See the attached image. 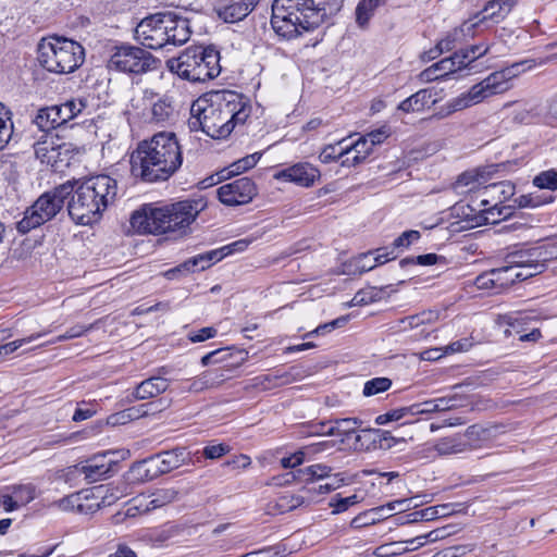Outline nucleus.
I'll return each mask as SVG.
<instances>
[{"label": "nucleus", "mask_w": 557, "mask_h": 557, "mask_svg": "<svg viewBox=\"0 0 557 557\" xmlns=\"http://www.w3.org/2000/svg\"><path fill=\"white\" fill-rule=\"evenodd\" d=\"M249 100L232 90H222L191 104L188 127L211 138H226L235 127L246 123L251 114Z\"/></svg>", "instance_id": "nucleus-1"}, {"label": "nucleus", "mask_w": 557, "mask_h": 557, "mask_svg": "<svg viewBox=\"0 0 557 557\" xmlns=\"http://www.w3.org/2000/svg\"><path fill=\"white\" fill-rule=\"evenodd\" d=\"M182 149L176 135L160 132L143 140L131 154V173L147 183L169 180L182 165Z\"/></svg>", "instance_id": "nucleus-2"}, {"label": "nucleus", "mask_w": 557, "mask_h": 557, "mask_svg": "<svg viewBox=\"0 0 557 557\" xmlns=\"http://www.w3.org/2000/svg\"><path fill=\"white\" fill-rule=\"evenodd\" d=\"M67 205L71 219L82 225L98 222L103 211L114 202L117 183L109 175L91 176L82 182L71 194Z\"/></svg>", "instance_id": "nucleus-3"}, {"label": "nucleus", "mask_w": 557, "mask_h": 557, "mask_svg": "<svg viewBox=\"0 0 557 557\" xmlns=\"http://www.w3.org/2000/svg\"><path fill=\"white\" fill-rule=\"evenodd\" d=\"M191 30L188 20L173 12H159L143 18L135 28V39L149 49L169 45L181 46L188 41Z\"/></svg>", "instance_id": "nucleus-4"}, {"label": "nucleus", "mask_w": 557, "mask_h": 557, "mask_svg": "<svg viewBox=\"0 0 557 557\" xmlns=\"http://www.w3.org/2000/svg\"><path fill=\"white\" fill-rule=\"evenodd\" d=\"M524 71V63H515L500 71L493 72L480 83L473 85L469 91L449 100L437 113L440 117L448 116L454 112L478 104L483 100L507 91L510 82Z\"/></svg>", "instance_id": "nucleus-5"}, {"label": "nucleus", "mask_w": 557, "mask_h": 557, "mask_svg": "<svg viewBox=\"0 0 557 557\" xmlns=\"http://www.w3.org/2000/svg\"><path fill=\"white\" fill-rule=\"evenodd\" d=\"M166 66L183 79L206 82L220 74V53L211 47H188L177 58L169 59Z\"/></svg>", "instance_id": "nucleus-6"}, {"label": "nucleus", "mask_w": 557, "mask_h": 557, "mask_svg": "<svg viewBox=\"0 0 557 557\" xmlns=\"http://www.w3.org/2000/svg\"><path fill=\"white\" fill-rule=\"evenodd\" d=\"M37 53L39 64L54 74L73 73L85 60V50L81 44L59 36L42 38Z\"/></svg>", "instance_id": "nucleus-7"}, {"label": "nucleus", "mask_w": 557, "mask_h": 557, "mask_svg": "<svg viewBox=\"0 0 557 557\" xmlns=\"http://www.w3.org/2000/svg\"><path fill=\"white\" fill-rule=\"evenodd\" d=\"M73 193V184L66 182L42 194L24 213L17 222L16 228L26 234L44 223L52 220L63 208L64 201Z\"/></svg>", "instance_id": "nucleus-8"}, {"label": "nucleus", "mask_w": 557, "mask_h": 557, "mask_svg": "<svg viewBox=\"0 0 557 557\" xmlns=\"http://www.w3.org/2000/svg\"><path fill=\"white\" fill-rule=\"evenodd\" d=\"M539 249L517 251L507 257L506 264L494 270L499 289L508 288L515 282L528 280L545 270V260Z\"/></svg>", "instance_id": "nucleus-9"}, {"label": "nucleus", "mask_w": 557, "mask_h": 557, "mask_svg": "<svg viewBox=\"0 0 557 557\" xmlns=\"http://www.w3.org/2000/svg\"><path fill=\"white\" fill-rule=\"evenodd\" d=\"M157 60L153 55L134 46L117 47L109 60V67L124 73H145L156 69Z\"/></svg>", "instance_id": "nucleus-10"}, {"label": "nucleus", "mask_w": 557, "mask_h": 557, "mask_svg": "<svg viewBox=\"0 0 557 557\" xmlns=\"http://www.w3.org/2000/svg\"><path fill=\"white\" fill-rule=\"evenodd\" d=\"M170 215L169 206L146 205L132 214L129 223L133 231L139 234H163L174 232Z\"/></svg>", "instance_id": "nucleus-11"}, {"label": "nucleus", "mask_w": 557, "mask_h": 557, "mask_svg": "<svg viewBox=\"0 0 557 557\" xmlns=\"http://www.w3.org/2000/svg\"><path fill=\"white\" fill-rule=\"evenodd\" d=\"M133 109L149 122L162 123L172 119L174 107L169 97H159L152 89H144L132 100Z\"/></svg>", "instance_id": "nucleus-12"}, {"label": "nucleus", "mask_w": 557, "mask_h": 557, "mask_svg": "<svg viewBox=\"0 0 557 557\" xmlns=\"http://www.w3.org/2000/svg\"><path fill=\"white\" fill-rule=\"evenodd\" d=\"M298 10L292 0L273 1L271 26L277 36L287 40L300 36L301 23L296 17Z\"/></svg>", "instance_id": "nucleus-13"}, {"label": "nucleus", "mask_w": 557, "mask_h": 557, "mask_svg": "<svg viewBox=\"0 0 557 557\" xmlns=\"http://www.w3.org/2000/svg\"><path fill=\"white\" fill-rule=\"evenodd\" d=\"M257 193V186L249 177L237 178L216 189L219 200L230 207L249 203Z\"/></svg>", "instance_id": "nucleus-14"}, {"label": "nucleus", "mask_w": 557, "mask_h": 557, "mask_svg": "<svg viewBox=\"0 0 557 557\" xmlns=\"http://www.w3.org/2000/svg\"><path fill=\"white\" fill-rule=\"evenodd\" d=\"M188 454L185 448L162 451L143 461L146 475L150 479L169 473L186 463Z\"/></svg>", "instance_id": "nucleus-15"}, {"label": "nucleus", "mask_w": 557, "mask_h": 557, "mask_svg": "<svg viewBox=\"0 0 557 557\" xmlns=\"http://www.w3.org/2000/svg\"><path fill=\"white\" fill-rule=\"evenodd\" d=\"M101 492V487L84 490L54 502L53 506L62 511L75 510L84 515L94 513L100 508L98 499Z\"/></svg>", "instance_id": "nucleus-16"}, {"label": "nucleus", "mask_w": 557, "mask_h": 557, "mask_svg": "<svg viewBox=\"0 0 557 557\" xmlns=\"http://www.w3.org/2000/svg\"><path fill=\"white\" fill-rule=\"evenodd\" d=\"M205 208L206 201L202 198L186 199L170 205V222L173 231H185Z\"/></svg>", "instance_id": "nucleus-17"}, {"label": "nucleus", "mask_w": 557, "mask_h": 557, "mask_svg": "<svg viewBox=\"0 0 557 557\" xmlns=\"http://www.w3.org/2000/svg\"><path fill=\"white\" fill-rule=\"evenodd\" d=\"M321 176L319 169L308 162H300L281 170L274 177L284 182H292L301 187H310Z\"/></svg>", "instance_id": "nucleus-18"}, {"label": "nucleus", "mask_w": 557, "mask_h": 557, "mask_svg": "<svg viewBox=\"0 0 557 557\" xmlns=\"http://www.w3.org/2000/svg\"><path fill=\"white\" fill-rule=\"evenodd\" d=\"M298 7L297 20L301 23L299 27L300 36L304 33L311 32L319 27L325 16V12L313 0H292Z\"/></svg>", "instance_id": "nucleus-19"}, {"label": "nucleus", "mask_w": 557, "mask_h": 557, "mask_svg": "<svg viewBox=\"0 0 557 557\" xmlns=\"http://www.w3.org/2000/svg\"><path fill=\"white\" fill-rule=\"evenodd\" d=\"M260 0H232L218 9V15L226 23H236L244 20Z\"/></svg>", "instance_id": "nucleus-20"}, {"label": "nucleus", "mask_w": 557, "mask_h": 557, "mask_svg": "<svg viewBox=\"0 0 557 557\" xmlns=\"http://www.w3.org/2000/svg\"><path fill=\"white\" fill-rule=\"evenodd\" d=\"M456 61L457 58L455 53L449 58L442 59L441 61L423 70L419 74L420 81L424 83H430L437 79H444L450 74L460 71V65Z\"/></svg>", "instance_id": "nucleus-21"}, {"label": "nucleus", "mask_w": 557, "mask_h": 557, "mask_svg": "<svg viewBox=\"0 0 557 557\" xmlns=\"http://www.w3.org/2000/svg\"><path fill=\"white\" fill-rule=\"evenodd\" d=\"M114 462L107 458V455H97L81 466L79 472L85 475L89 482H97L106 478L111 471Z\"/></svg>", "instance_id": "nucleus-22"}, {"label": "nucleus", "mask_w": 557, "mask_h": 557, "mask_svg": "<svg viewBox=\"0 0 557 557\" xmlns=\"http://www.w3.org/2000/svg\"><path fill=\"white\" fill-rule=\"evenodd\" d=\"M373 147L366 136H361L352 145L343 148L339 151V157H346L342 161L343 166H355L364 161L372 152Z\"/></svg>", "instance_id": "nucleus-23"}, {"label": "nucleus", "mask_w": 557, "mask_h": 557, "mask_svg": "<svg viewBox=\"0 0 557 557\" xmlns=\"http://www.w3.org/2000/svg\"><path fill=\"white\" fill-rule=\"evenodd\" d=\"M330 426L322 433L326 436L339 437V442L345 444L351 435L356 434L361 426L362 421L359 418H342L331 420Z\"/></svg>", "instance_id": "nucleus-24"}, {"label": "nucleus", "mask_w": 557, "mask_h": 557, "mask_svg": "<svg viewBox=\"0 0 557 557\" xmlns=\"http://www.w3.org/2000/svg\"><path fill=\"white\" fill-rule=\"evenodd\" d=\"M63 114V104L47 107L38 111L35 123L42 131L53 129L69 122Z\"/></svg>", "instance_id": "nucleus-25"}, {"label": "nucleus", "mask_w": 557, "mask_h": 557, "mask_svg": "<svg viewBox=\"0 0 557 557\" xmlns=\"http://www.w3.org/2000/svg\"><path fill=\"white\" fill-rule=\"evenodd\" d=\"M407 502L408 499H398L391 502L384 506L375 507L364 512H361L351 520L350 527L352 529H361L368 525H372L382 519L383 511H393L397 509V507L401 506Z\"/></svg>", "instance_id": "nucleus-26"}, {"label": "nucleus", "mask_w": 557, "mask_h": 557, "mask_svg": "<svg viewBox=\"0 0 557 557\" xmlns=\"http://www.w3.org/2000/svg\"><path fill=\"white\" fill-rule=\"evenodd\" d=\"M474 449L469 441L461 434L442 437L434 444V450L441 456L457 455Z\"/></svg>", "instance_id": "nucleus-27"}, {"label": "nucleus", "mask_w": 557, "mask_h": 557, "mask_svg": "<svg viewBox=\"0 0 557 557\" xmlns=\"http://www.w3.org/2000/svg\"><path fill=\"white\" fill-rule=\"evenodd\" d=\"M306 502V498L300 494H289L285 493L280 495L276 499L268 503L267 512L269 515H282L298 507L302 506Z\"/></svg>", "instance_id": "nucleus-28"}, {"label": "nucleus", "mask_w": 557, "mask_h": 557, "mask_svg": "<svg viewBox=\"0 0 557 557\" xmlns=\"http://www.w3.org/2000/svg\"><path fill=\"white\" fill-rule=\"evenodd\" d=\"M169 387V381L162 376H151L139 383L133 396L136 399L143 400L158 396L165 392Z\"/></svg>", "instance_id": "nucleus-29"}, {"label": "nucleus", "mask_w": 557, "mask_h": 557, "mask_svg": "<svg viewBox=\"0 0 557 557\" xmlns=\"http://www.w3.org/2000/svg\"><path fill=\"white\" fill-rule=\"evenodd\" d=\"M226 380L222 370H208L190 380L188 389L193 393H200L205 389L218 387Z\"/></svg>", "instance_id": "nucleus-30"}, {"label": "nucleus", "mask_w": 557, "mask_h": 557, "mask_svg": "<svg viewBox=\"0 0 557 557\" xmlns=\"http://www.w3.org/2000/svg\"><path fill=\"white\" fill-rule=\"evenodd\" d=\"M178 491L174 487L159 488L149 496L144 497L145 504L143 508L146 510H154L172 504L178 499Z\"/></svg>", "instance_id": "nucleus-31"}, {"label": "nucleus", "mask_w": 557, "mask_h": 557, "mask_svg": "<svg viewBox=\"0 0 557 557\" xmlns=\"http://www.w3.org/2000/svg\"><path fill=\"white\" fill-rule=\"evenodd\" d=\"M475 26L476 22H465L459 28H455L437 42L438 49L443 52L453 50L466 36L473 35V28Z\"/></svg>", "instance_id": "nucleus-32"}, {"label": "nucleus", "mask_w": 557, "mask_h": 557, "mask_svg": "<svg viewBox=\"0 0 557 557\" xmlns=\"http://www.w3.org/2000/svg\"><path fill=\"white\" fill-rule=\"evenodd\" d=\"M433 95L429 89H421L416 94L411 95L404 101H401L398 106V109L405 113L410 112H420L425 107L430 104H434L436 102L435 99H432Z\"/></svg>", "instance_id": "nucleus-33"}, {"label": "nucleus", "mask_w": 557, "mask_h": 557, "mask_svg": "<svg viewBox=\"0 0 557 557\" xmlns=\"http://www.w3.org/2000/svg\"><path fill=\"white\" fill-rule=\"evenodd\" d=\"M232 246H224L189 259V263L194 265L196 271H203L211 267L213 263L221 261L224 257L231 253Z\"/></svg>", "instance_id": "nucleus-34"}, {"label": "nucleus", "mask_w": 557, "mask_h": 557, "mask_svg": "<svg viewBox=\"0 0 557 557\" xmlns=\"http://www.w3.org/2000/svg\"><path fill=\"white\" fill-rule=\"evenodd\" d=\"M261 158V153L255 152L252 154L246 156L235 162H233L230 166L223 169L221 171L222 178H231L232 176L239 175L240 173L253 168Z\"/></svg>", "instance_id": "nucleus-35"}, {"label": "nucleus", "mask_w": 557, "mask_h": 557, "mask_svg": "<svg viewBox=\"0 0 557 557\" xmlns=\"http://www.w3.org/2000/svg\"><path fill=\"white\" fill-rule=\"evenodd\" d=\"M154 410V409H158L157 406H156V403H149V404H145V405H141L139 406L138 408H128L122 412H119V413H115V414H112L110 418H109V423L111 424H124L126 423L128 420H132V419H137L139 417H144L146 414H148L149 410Z\"/></svg>", "instance_id": "nucleus-36"}, {"label": "nucleus", "mask_w": 557, "mask_h": 557, "mask_svg": "<svg viewBox=\"0 0 557 557\" xmlns=\"http://www.w3.org/2000/svg\"><path fill=\"white\" fill-rule=\"evenodd\" d=\"M335 447L334 441H321L317 443H312L309 445H305L300 447L298 450L304 459V461H311L318 458V456L330 453Z\"/></svg>", "instance_id": "nucleus-37"}, {"label": "nucleus", "mask_w": 557, "mask_h": 557, "mask_svg": "<svg viewBox=\"0 0 557 557\" xmlns=\"http://www.w3.org/2000/svg\"><path fill=\"white\" fill-rule=\"evenodd\" d=\"M8 490L14 495L20 507L27 505L37 497V487L33 483L15 484Z\"/></svg>", "instance_id": "nucleus-38"}, {"label": "nucleus", "mask_w": 557, "mask_h": 557, "mask_svg": "<svg viewBox=\"0 0 557 557\" xmlns=\"http://www.w3.org/2000/svg\"><path fill=\"white\" fill-rule=\"evenodd\" d=\"M487 48L483 47L482 45H474L470 48L461 49L457 52H455V55L457 58V63H459L460 69L467 67L470 63L479 59L480 57H483L487 52Z\"/></svg>", "instance_id": "nucleus-39"}, {"label": "nucleus", "mask_w": 557, "mask_h": 557, "mask_svg": "<svg viewBox=\"0 0 557 557\" xmlns=\"http://www.w3.org/2000/svg\"><path fill=\"white\" fill-rule=\"evenodd\" d=\"M554 201L553 196H545L537 191L521 195L515 199V203L519 208H536Z\"/></svg>", "instance_id": "nucleus-40"}, {"label": "nucleus", "mask_w": 557, "mask_h": 557, "mask_svg": "<svg viewBox=\"0 0 557 557\" xmlns=\"http://www.w3.org/2000/svg\"><path fill=\"white\" fill-rule=\"evenodd\" d=\"M485 193L504 202L513 196L515 185L507 181L494 183L485 187Z\"/></svg>", "instance_id": "nucleus-41"}, {"label": "nucleus", "mask_w": 557, "mask_h": 557, "mask_svg": "<svg viewBox=\"0 0 557 557\" xmlns=\"http://www.w3.org/2000/svg\"><path fill=\"white\" fill-rule=\"evenodd\" d=\"M381 4V0H361L356 9V22L364 27L371 18L374 10Z\"/></svg>", "instance_id": "nucleus-42"}, {"label": "nucleus", "mask_w": 557, "mask_h": 557, "mask_svg": "<svg viewBox=\"0 0 557 557\" xmlns=\"http://www.w3.org/2000/svg\"><path fill=\"white\" fill-rule=\"evenodd\" d=\"M485 180L483 173L479 170L468 171L459 175L455 183V188L460 190L462 187H469V190L474 189L476 186L484 184Z\"/></svg>", "instance_id": "nucleus-43"}, {"label": "nucleus", "mask_w": 557, "mask_h": 557, "mask_svg": "<svg viewBox=\"0 0 557 557\" xmlns=\"http://www.w3.org/2000/svg\"><path fill=\"white\" fill-rule=\"evenodd\" d=\"M532 184L539 189L557 190V171L550 169L539 173L534 176Z\"/></svg>", "instance_id": "nucleus-44"}, {"label": "nucleus", "mask_w": 557, "mask_h": 557, "mask_svg": "<svg viewBox=\"0 0 557 557\" xmlns=\"http://www.w3.org/2000/svg\"><path fill=\"white\" fill-rule=\"evenodd\" d=\"M232 356L233 352L231 351L230 348H220L205 355L201 358L200 362L202 367H208L214 363H224L225 367H231V364H228L227 362L232 358Z\"/></svg>", "instance_id": "nucleus-45"}, {"label": "nucleus", "mask_w": 557, "mask_h": 557, "mask_svg": "<svg viewBox=\"0 0 557 557\" xmlns=\"http://www.w3.org/2000/svg\"><path fill=\"white\" fill-rule=\"evenodd\" d=\"M392 381L388 377H374L364 383L363 395L366 397L374 396L389 389Z\"/></svg>", "instance_id": "nucleus-46"}, {"label": "nucleus", "mask_w": 557, "mask_h": 557, "mask_svg": "<svg viewBox=\"0 0 557 557\" xmlns=\"http://www.w3.org/2000/svg\"><path fill=\"white\" fill-rule=\"evenodd\" d=\"M331 471V467L323 463H315L305 469H300L298 473L306 476L308 481H314L330 476Z\"/></svg>", "instance_id": "nucleus-47"}, {"label": "nucleus", "mask_w": 557, "mask_h": 557, "mask_svg": "<svg viewBox=\"0 0 557 557\" xmlns=\"http://www.w3.org/2000/svg\"><path fill=\"white\" fill-rule=\"evenodd\" d=\"M440 259H443V257L437 256L436 253H426V255H420L418 257H407L399 261V265L401 269L408 267V265H433L435 264Z\"/></svg>", "instance_id": "nucleus-48"}, {"label": "nucleus", "mask_w": 557, "mask_h": 557, "mask_svg": "<svg viewBox=\"0 0 557 557\" xmlns=\"http://www.w3.org/2000/svg\"><path fill=\"white\" fill-rule=\"evenodd\" d=\"M461 436H465L466 441H469L474 445V449L479 446V442L485 441L488 437V430L474 424L470 425Z\"/></svg>", "instance_id": "nucleus-49"}, {"label": "nucleus", "mask_w": 557, "mask_h": 557, "mask_svg": "<svg viewBox=\"0 0 557 557\" xmlns=\"http://www.w3.org/2000/svg\"><path fill=\"white\" fill-rule=\"evenodd\" d=\"M416 540H410L408 543L413 544ZM407 542H394L377 547V555L381 557H393L409 550L405 545Z\"/></svg>", "instance_id": "nucleus-50"}, {"label": "nucleus", "mask_w": 557, "mask_h": 557, "mask_svg": "<svg viewBox=\"0 0 557 557\" xmlns=\"http://www.w3.org/2000/svg\"><path fill=\"white\" fill-rule=\"evenodd\" d=\"M421 238V234L419 231L409 230L401 233L397 238L393 242V248L406 249L409 248L412 244L417 243Z\"/></svg>", "instance_id": "nucleus-51"}, {"label": "nucleus", "mask_w": 557, "mask_h": 557, "mask_svg": "<svg viewBox=\"0 0 557 557\" xmlns=\"http://www.w3.org/2000/svg\"><path fill=\"white\" fill-rule=\"evenodd\" d=\"M438 318H440L438 311L428 310V311H423L418 314L408 317L407 320L411 327H418L422 324L434 323L438 320Z\"/></svg>", "instance_id": "nucleus-52"}, {"label": "nucleus", "mask_w": 557, "mask_h": 557, "mask_svg": "<svg viewBox=\"0 0 557 557\" xmlns=\"http://www.w3.org/2000/svg\"><path fill=\"white\" fill-rule=\"evenodd\" d=\"M134 505L129 506L125 512H117L114 515L113 520L114 523H122L125 518L127 517H136L139 513L148 512L149 510H146L143 508V505L145 504L144 497L141 498H134L133 499Z\"/></svg>", "instance_id": "nucleus-53"}, {"label": "nucleus", "mask_w": 557, "mask_h": 557, "mask_svg": "<svg viewBox=\"0 0 557 557\" xmlns=\"http://www.w3.org/2000/svg\"><path fill=\"white\" fill-rule=\"evenodd\" d=\"M406 416H410V411L408 410V407L397 408L389 410L383 414H380L375 418V423L377 425H384L389 422L399 421Z\"/></svg>", "instance_id": "nucleus-54"}, {"label": "nucleus", "mask_w": 557, "mask_h": 557, "mask_svg": "<svg viewBox=\"0 0 557 557\" xmlns=\"http://www.w3.org/2000/svg\"><path fill=\"white\" fill-rule=\"evenodd\" d=\"M495 278L496 276L494 270L492 269L487 272L480 274L475 278L474 284L479 289H494L496 293H499L500 289Z\"/></svg>", "instance_id": "nucleus-55"}, {"label": "nucleus", "mask_w": 557, "mask_h": 557, "mask_svg": "<svg viewBox=\"0 0 557 557\" xmlns=\"http://www.w3.org/2000/svg\"><path fill=\"white\" fill-rule=\"evenodd\" d=\"M298 375V372L295 371L294 368H292L289 371L283 372V373H276L274 375H264L257 377V380H260L261 383L268 381L272 382L275 381L276 385H285L294 382Z\"/></svg>", "instance_id": "nucleus-56"}, {"label": "nucleus", "mask_w": 557, "mask_h": 557, "mask_svg": "<svg viewBox=\"0 0 557 557\" xmlns=\"http://www.w3.org/2000/svg\"><path fill=\"white\" fill-rule=\"evenodd\" d=\"M63 104V115L69 119V121L73 120L77 116L83 109L86 107V103L81 99H72L67 100Z\"/></svg>", "instance_id": "nucleus-57"}, {"label": "nucleus", "mask_w": 557, "mask_h": 557, "mask_svg": "<svg viewBox=\"0 0 557 557\" xmlns=\"http://www.w3.org/2000/svg\"><path fill=\"white\" fill-rule=\"evenodd\" d=\"M410 416L429 414L438 412L434 399L425 400L419 404H413L408 407Z\"/></svg>", "instance_id": "nucleus-58"}, {"label": "nucleus", "mask_w": 557, "mask_h": 557, "mask_svg": "<svg viewBox=\"0 0 557 557\" xmlns=\"http://www.w3.org/2000/svg\"><path fill=\"white\" fill-rule=\"evenodd\" d=\"M216 334H218V331H216L215 327L207 326V327H202V329H200L198 331L189 332L188 333V339L191 343H200V342H205L207 339L215 337Z\"/></svg>", "instance_id": "nucleus-59"}, {"label": "nucleus", "mask_w": 557, "mask_h": 557, "mask_svg": "<svg viewBox=\"0 0 557 557\" xmlns=\"http://www.w3.org/2000/svg\"><path fill=\"white\" fill-rule=\"evenodd\" d=\"M230 451L226 444L208 445L203 448L202 455L208 459H219Z\"/></svg>", "instance_id": "nucleus-60"}, {"label": "nucleus", "mask_w": 557, "mask_h": 557, "mask_svg": "<svg viewBox=\"0 0 557 557\" xmlns=\"http://www.w3.org/2000/svg\"><path fill=\"white\" fill-rule=\"evenodd\" d=\"M100 487L102 488V492L100 493L98 499L100 506H110L123 495V493L117 487H111L106 490L103 486Z\"/></svg>", "instance_id": "nucleus-61"}, {"label": "nucleus", "mask_w": 557, "mask_h": 557, "mask_svg": "<svg viewBox=\"0 0 557 557\" xmlns=\"http://www.w3.org/2000/svg\"><path fill=\"white\" fill-rule=\"evenodd\" d=\"M194 265L189 263V259L183 262L182 264L172 268L164 272V276L168 280L178 278L181 275H185L191 272H195Z\"/></svg>", "instance_id": "nucleus-62"}, {"label": "nucleus", "mask_w": 557, "mask_h": 557, "mask_svg": "<svg viewBox=\"0 0 557 557\" xmlns=\"http://www.w3.org/2000/svg\"><path fill=\"white\" fill-rule=\"evenodd\" d=\"M358 502V496L351 495L348 497L338 498L335 503L332 502L330 505L334 507V513H339L347 510L350 506L357 504Z\"/></svg>", "instance_id": "nucleus-63"}, {"label": "nucleus", "mask_w": 557, "mask_h": 557, "mask_svg": "<svg viewBox=\"0 0 557 557\" xmlns=\"http://www.w3.org/2000/svg\"><path fill=\"white\" fill-rule=\"evenodd\" d=\"M364 136L367 137V140L370 141L372 147H374L375 145L382 144L389 136V132L385 126H383L368 133Z\"/></svg>", "instance_id": "nucleus-64"}]
</instances>
